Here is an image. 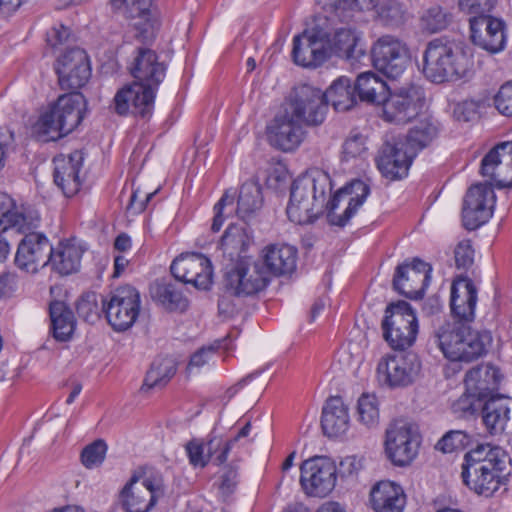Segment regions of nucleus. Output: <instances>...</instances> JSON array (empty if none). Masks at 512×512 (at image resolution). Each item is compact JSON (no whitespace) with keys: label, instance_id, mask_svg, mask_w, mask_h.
I'll use <instances>...</instances> for the list:
<instances>
[{"label":"nucleus","instance_id":"nucleus-1","mask_svg":"<svg viewBox=\"0 0 512 512\" xmlns=\"http://www.w3.org/2000/svg\"><path fill=\"white\" fill-rule=\"evenodd\" d=\"M331 191L332 181L324 170L313 169L299 176L290 189L286 208L289 220L299 225L313 223L327 210L328 222L333 226L344 227L365 202L370 187L364 181L355 179L326 201Z\"/></svg>","mask_w":512,"mask_h":512},{"label":"nucleus","instance_id":"nucleus-2","mask_svg":"<svg viewBox=\"0 0 512 512\" xmlns=\"http://www.w3.org/2000/svg\"><path fill=\"white\" fill-rule=\"evenodd\" d=\"M478 291L467 276L457 277L451 285L452 321L443 322L433 337L444 356L451 361L472 362L485 356L493 343L489 330L474 329Z\"/></svg>","mask_w":512,"mask_h":512},{"label":"nucleus","instance_id":"nucleus-3","mask_svg":"<svg viewBox=\"0 0 512 512\" xmlns=\"http://www.w3.org/2000/svg\"><path fill=\"white\" fill-rule=\"evenodd\" d=\"M480 174L490 182L471 186L463 201L462 222L470 231L484 225L493 215V183L498 189L512 188V141L497 144L483 157Z\"/></svg>","mask_w":512,"mask_h":512},{"label":"nucleus","instance_id":"nucleus-4","mask_svg":"<svg viewBox=\"0 0 512 512\" xmlns=\"http://www.w3.org/2000/svg\"><path fill=\"white\" fill-rule=\"evenodd\" d=\"M166 69V65L159 61L155 51L138 47L130 68L135 81L116 93V113L124 116L131 112L142 119H149L153 113L159 85L166 76Z\"/></svg>","mask_w":512,"mask_h":512},{"label":"nucleus","instance_id":"nucleus-5","mask_svg":"<svg viewBox=\"0 0 512 512\" xmlns=\"http://www.w3.org/2000/svg\"><path fill=\"white\" fill-rule=\"evenodd\" d=\"M472 65V53L465 43L438 37L425 46L421 72L430 82L441 84L464 78Z\"/></svg>","mask_w":512,"mask_h":512},{"label":"nucleus","instance_id":"nucleus-6","mask_svg":"<svg viewBox=\"0 0 512 512\" xmlns=\"http://www.w3.org/2000/svg\"><path fill=\"white\" fill-rule=\"evenodd\" d=\"M508 455L499 446L477 444L464 455L461 478L474 493L491 497L500 487Z\"/></svg>","mask_w":512,"mask_h":512},{"label":"nucleus","instance_id":"nucleus-7","mask_svg":"<svg viewBox=\"0 0 512 512\" xmlns=\"http://www.w3.org/2000/svg\"><path fill=\"white\" fill-rule=\"evenodd\" d=\"M85 98L79 92L60 96L40 115L34 126L38 140L56 141L71 133L82 121Z\"/></svg>","mask_w":512,"mask_h":512},{"label":"nucleus","instance_id":"nucleus-8","mask_svg":"<svg viewBox=\"0 0 512 512\" xmlns=\"http://www.w3.org/2000/svg\"><path fill=\"white\" fill-rule=\"evenodd\" d=\"M383 337L388 345L399 351L411 347L418 334V320L411 305L403 300L390 303L381 323Z\"/></svg>","mask_w":512,"mask_h":512},{"label":"nucleus","instance_id":"nucleus-9","mask_svg":"<svg viewBox=\"0 0 512 512\" xmlns=\"http://www.w3.org/2000/svg\"><path fill=\"white\" fill-rule=\"evenodd\" d=\"M500 370L492 365L475 366L465 375L466 392L457 401L456 408L464 413V416L475 414L482 402L491 396H495L501 382Z\"/></svg>","mask_w":512,"mask_h":512},{"label":"nucleus","instance_id":"nucleus-10","mask_svg":"<svg viewBox=\"0 0 512 512\" xmlns=\"http://www.w3.org/2000/svg\"><path fill=\"white\" fill-rule=\"evenodd\" d=\"M270 279L261 262L249 257L237 259L224 273L226 293L236 297L252 296L266 288Z\"/></svg>","mask_w":512,"mask_h":512},{"label":"nucleus","instance_id":"nucleus-11","mask_svg":"<svg viewBox=\"0 0 512 512\" xmlns=\"http://www.w3.org/2000/svg\"><path fill=\"white\" fill-rule=\"evenodd\" d=\"M285 109L304 125L317 127L325 121L328 105L321 89L301 84L290 92Z\"/></svg>","mask_w":512,"mask_h":512},{"label":"nucleus","instance_id":"nucleus-12","mask_svg":"<svg viewBox=\"0 0 512 512\" xmlns=\"http://www.w3.org/2000/svg\"><path fill=\"white\" fill-rule=\"evenodd\" d=\"M262 202L261 187L254 182H246L241 186L237 206H235V194L225 192L214 206L211 230L213 232L220 231L225 219L234 213L241 219H246L261 208Z\"/></svg>","mask_w":512,"mask_h":512},{"label":"nucleus","instance_id":"nucleus-13","mask_svg":"<svg viewBox=\"0 0 512 512\" xmlns=\"http://www.w3.org/2000/svg\"><path fill=\"white\" fill-rule=\"evenodd\" d=\"M140 302L138 290L125 285L114 290L109 300H102V311L115 331H125L135 323Z\"/></svg>","mask_w":512,"mask_h":512},{"label":"nucleus","instance_id":"nucleus-14","mask_svg":"<svg viewBox=\"0 0 512 512\" xmlns=\"http://www.w3.org/2000/svg\"><path fill=\"white\" fill-rule=\"evenodd\" d=\"M425 102L422 88L416 85L389 91L383 102V120L394 124H406L417 117Z\"/></svg>","mask_w":512,"mask_h":512},{"label":"nucleus","instance_id":"nucleus-15","mask_svg":"<svg viewBox=\"0 0 512 512\" xmlns=\"http://www.w3.org/2000/svg\"><path fill=\"white\" fill-rule=\"evenodd\" d=\"M373 66L388 78L396 79L405 71L409 62V49L398 37L383 35L371 48Z\"/></svg>","mask_w":512,"mask_h":512},{"label":"nucleus","instance_id":"nucleus-16","mask_svg":"<svg viewBox=\"0 0 512 512\" xmlns=\"http://www.w3.org/2000/svg\"><path fill=\"white\" fill-rule=\"evenodd\" d=\"M300 484L304 492L313 497H326L335 488L337 467L330 458L316 456L301 465Z\"/></svg>","mask_w":512,"mask_h":512},{"label":"nucleus","instance_id":"nucleus-17","mask_svg":"<svg viewBox=\"0 0 512 512\" xmlns=\"http://www.w3.org/2000/svg\"><path fill=\"white\" fill-rule=\"evenodd\" d=\"M163 495L160 476L145 477L142 481L133 475L120 492L119 499L126 512H149Z\"/></svg>","mask_w":512,"mask_h":512},{"label":"nucleus","instance_id":"nucleus-18","mask_svg":"<svg viewBox=\"0 0 512 512\" xmlns=\"http://www.w3.org/2000/svg\"><path fill=\"white\" fill-rule=\"evenodd\" d=\"M420 436L405 421H395L386 430L385 451L396 466L409 465L418 454Z\"/></svg>","mask_w":512,"mask_h":512},{"label":"nucleus","instance_id":"nucleus-19","mask_svg":"<svg viewBox=\"0 0 512 512\" xmlns=\"http://www.w3.org/2000/svg\"><path fill=\"white\" fill-rule=\"evenodd\" d=\"M330 37L323 29L305 30L293 39L292 59L302 67H317L328 59Z\"/></svg>","mask_w":512,"mask_h":512},{"label":"nucleus","instance_id":"nucleus-20","mask_svg":"<svg viewBox=\"0 0 512 512\" xmlns=\"http://www.w3.org/2000/svg\"><path fill=\"white\" fill-rule=\"evenodd\" d=\"M170 271L176 280L197 289L207 290L212 284V263L201 253L181 254L173 260Z\"/></svg>","mask_w":512,"mask_h":512},{"label":"nucleus","instance_id":"nucleus-21","mask_svg":"<svg viewBox=\"0 0 512 512\" xmlns=\"http://www.w3.org/2000/svg\"><path fill=\"white\" fill-rule=\"evenodd\" d=\"M431 266L414 258L410 263L399 264L393 276V289L409 299H420L430 281Z\"/></svg>","mask_w":512,"mask_h":512},{"label":"nucleus","instance_id":"nucleus-22","mask_svg":"<svg viewBox=\"0 0 512 512\" xmlns=\"http://www.w3.org/2000/svg\"><path fill=\"white\" fill-rule=\"evenodd\" d=\"M55 71L62 89H79L91 77L88 55L81 48L68 49L57 59Z\"/></svg>","mask_w":512,"mask_h":512},{"label":"nucleus","instance_id":"nucleus-23","mask_svg":"<svg viewBox=\"0 0 512 512\" xmlns=\"http://www.w3.org/2000/svg\"><path fill=\"white\" fill-rule=\"evenodd\" d=\"M15 256L16 266L28 273H37L48 265L52 245L44 233L26 230Z\"/></svg>","mask_w":512,"mask_h":512},{"label":"nucleus","instance_id":"nucleus-24","mask_svg":"<svg viewBox=\"0 0 512 512\" xmlns=\"http://www.w3.org/2000/svg\"><path fill=\"white\" fill-rule=\"evenodd\" d=\"M421 363L414 353L387 356L377 366V372L389 387H406L412 384L419 374Z\"/></svg>","mask_w":512,"mask_h":512},{"label":"nucleus","instance_id":"nucleus-25","mask_svg":"<svg viewBox=\"0 0 512 512\" xmlns=\"http://www.w3.org/2000/svg\"><path fill=\"white\" fill-rule=\"evenodd\" d=\"M470 25V38L480 48L497 53L505 48L506 24L490 14L482 17L472 16L468 19Z\"/></svg>","mask_w":512,"mask_h":512},{"label":"nucleus","instance_id":"nucleus-26","mask_svg":"<svg viewBox=\"0 0 512 512\" xmlns=\"http://www.w3.org/2000/svg\"><path fill=\"white\" fill-rule=\"evenodd\" d=\"M268 137L271 145L277 149L284 152L294 151L305 137L303 123L284 109L268 126Z\"/></svg>","mask_w":512,"mask_h":512},{"label":"nucleus","instance_id":"nucleus-27","mask_svg":"<svg viewBox=\"0 0 512 512\" xmlns=\"http://www.w3.org/2000/svg\"><path fill=\"white\" fill-rule=\"evenodd\" d=\"M415 153H410L402 141L385 142L376 158L377 168L390 180L401 179L408 174Z\"/></svg>","mask_w":512,"mask_h":512},{"label":"nucleus","instance_id":"nucleus-28","mask_svg":"<svg viewBox=\"0 0 512 512\" xmlns=\"http://www.w3.org/2000/svg\"><path fill=\"white\" fill-rule=\"evenodd\" d=\"M370 502L375 512H403L407 497L399 484L384 480L372 487Z\"/></svg>","mask_w":512,"mask_h":512},{"label":"nucleus","instance_id":"nucleus-29","mask_svg":"<svg viewBox=\"0 0 512 512\" xmlns=\"http://www.w3.org/2000/svg\"><path fill=\"white\" fill-rule=\"evenodd\" d=\"M512 399L496 394L481 403V417L486 430L491 435L501 434L510 419Z\"/></svg>","mask_w":512,"mask_h":512},{"label":"nucleus","instance_id":"nucleus-30","mask_svg":"<svg viewBox=\"0 0 512 512\" xmlns=\"http://www.w3.org/2000/svg\"><path fill=\"white\" fill-rule=\"evenodd\" d=\"M263 266L267 274L284 276L293 273L297 263V249L288 244H271L263 250Z\"/></svg>","mask_w":512,"mask_h":512},{"label":"nucleus","instance_id":"nucleus-31","mask_svg":"<svg viewBox=\"0 0 512 512\" xmlns=\"http://www.w3.org/2000/svg\"><path fill=\"white\" fill-rule=\"evenodd\" d=\"M348 407L339 396L327 399L322 409L321 427L323 433L330 437H339L349 428Z\"/></svg>","mask_w":512,"mask_h":512},{"label":"nucleus","instance_id":"nucleus-32","mask_svg":"<svg viewBox=\"0 0 512 512\" xmlns=\"http://www.w3.org/2000/svg\"><path fill=\"white\" fill-rule=\"evenodd\" d=\"M330 53L349 61L352 65L365 55V48L361 44L359 35L352 29L342 27L335 31L333 39L328 46Z\"/></svg>","mask_w":512,"mask_h":512},{"label":"nucleus","instance_id":"nucleus-33","mask_svg":"<svg viewBox=\"0 0 512 512\" xmlns=\"http://www.w3.org/2000/svg\"><path fill=\"white\" fill-rule=\"evenodd\" d=\"M49 317L52 336L59 342L69 341L76 328V318L72 309L63 301H51Z\"/></svg>","mask_w":512,"mask_h":512},{"label":"nucleus","instance_id":"nucleus-34","mask_svg":"<svg viewBox=\"0 0 512 512\" xmlns=\"http://www.w3.org/2000/svg\"><path fill=\"white\" fill-rule=\"evenodd\" d=\"M82 255L79 246L70 241L60 242L55 248L52 247L48 265L60 275H69L79 269Z\"/></svg>","mask_w":512,"mask_h":512},{"label":"nucleus","instance_id":"nucleus-35","mask_svg":"<svg viewBox=\"0 0 512 512\" xmlns=\"http://www.w3.org/2000/svg\"><path fill=\"white\" fill-rule=\"evenodd\" d=\"M151 297L168 311L187 310L189 302L178 284L171 281L159 280L154 282L150 288Z\"/></svg>","mask_w":512,"mask_h":512},{"label":"nucleus","instance_id":"nucleus-36","mask_svg":"<svg viewBox=\"0 0 512 512\" xmlns=\"http://www.w3.org/2000/svg\"><path fill=\"white\" fill-rule=\"evenodd\" d=\"M354 84L358 98L373 105H382L390 91L387 83L373 72L360 74Z\"/></svg>","mask_w":512,"mask_h":512},{"label":"nucleus","instance_id":"nucleus-37","mask_svg":"<svg viewBox=\"0 0 512 512\" xmlns=\"http://www.w3.org/2000/svg\"><path fill=\"white\" fill-rule=\"evenodd\" d=\"M253 242L250 229L246 225L231 224L225 230L220 246L224 254L233 259L245 257L243 254L247 251Z\"/></svg>","mask_w":512,"mask_h":512},{"label":"nucleus","instance_id":"nucleus-38","mask_svg":"<svg viewBox=\"0 0 512 512\" xmlns=\"http://www.w3.org/2000/svg\"><path fill=\"white\" fill-rule=\"evenodd\" d=\"M323 93L327 105L331 103L336 111H348L357 102L355 84L353 85L351 79L346 76L336 79Z\"/></svg>","mask_w":512,"mask_h":512},{"label":"nucleus","instance_id":"nucleus-39","mask_svg":"<svg viewBox=\"0 0 512 512\" xmlns=\"http://www.w3.org/2000/svg\"><path fill=\"white\" fill-rule=\"evenodd\" d=\"M81 157L78 153L70 155L68 161L57 165L54 170V182L61 188L63 193L70 197L80 187L79 172L81 168Z\"/></svg>","mask_w":512,"mask_h":512},{"label":"nucleus","instance_id":"nucleus-40","mask_svg":"<svg viewBox=\"0 0 512 512\" xmlns=\"http://www.w3.org/2000/svg\"><path fill=\"white\" fill-rule=\"evenodd\" d=\"M14 227L19 232H25L31 229V223H27V217L19 210L14 199L0 192V233Z\"/></svg>","mask_w":512,"mask_h":512},{"label":"nucleus","instance_id":"nucleus-41","mask_svg":"<svg viewBox=\"0 0 512 512\" xmlns=\"http://www.w3.org/2000/svg\"><path fill=\"white\" fill-rule=\"evenodd\" d=\"M438 132L437 122L431 117H425L409 130L405 146L413 150L412 153H416L417 150H422L429 146L437 137Z\"/></svg>","mask_w":512,"mask_h":512},{"label":"nucleus","instance_id":"nucleus-42","mask_svg":"<svg viewBox=\"0 0 512 512\" xmlns=\"http://www.w3.org/2000/svg\"><path fill=\"white\" fill-rule=\"evenodd\" d=\"M176 373V366L171 358H159L153 361L147 371L142 390L162 388Z\"/></svg>","mask_w":512,"mask_h":512},{"label":"nucleus","instance_id":"nucleus-43","mask_svg":"<svg viewBox=\"0 0 512 512\" xmlns=\"http://www.w3.org/2000/svg\"><path fill=\"white\" fill-rule=\"evenodd\" d=\"M449 23L450 15L440 6L426 9L419 19L421 30L430 34L446 29Z\"/></svg>","mask_w":512,"mask_h":512},{"label":"nucleus","instance_id":"nucleus-44","mask_svg":"<svg viewBox=\"0 0 512 512\" xmlns=\"http://www.w3.org/2000/svg\"><path fill=\"white\" fill-rule=\"evenodd\" d=\"M473 437L464 430H451L437 442L435 448L443 453H452L467 448Z\"/></svg>","mask_w":512,"mask_h":512},{"label":"nucleus","instance_id":"nucleus-45","mask_svg":"<svg viewBox=\"0 0 512 512\" xmlns=\"http://www.w3.org/2000/svg\"><path fill=\"white\" fill-rule=\"evenodd\" d=\"M232 447L233 445L230 440H226L222 436L216 435L214 432L209 435L206 442L209 460L216 465H221L227 460Z\"/></svg>","mask_w":512,"mask_h":512},{"label":"nucleus","instance_id":"nucleus-46","mask_svg":"<svg viewBox=\"0 0 512 512\" xmlns=\"http://www.w3.org/2000/svg\"><path fill=\"white\" fill-rule=\"evenodd\" d=\"M359 421L368 428L378 424L379 409L376 397L369 394H363L358 400Z\"/></svg>","mask_w":512,"mask_h":512},{"label":"nucleus","instance_id":"nucleus-47","mask_svg":"<svg viewBox=\"0 0 512 512\" xmlns=\"http://www.w3.org/2000/svg\"><path fill=\"white\" fill-rule=\"evenodd\" d=\"M106 452L107 445L105 441L98 439L82 450L81 462L88 469L98 467L103 463Z\"/></svg>","mask_w":512,"mask_h":512},{"label":"nucleus","instance_id":"nucleus-48","mask_svg":"<svg viewBox=\"0 0 512 512\" xmlns=\"http://www.w3.org/2000/svg\"><path fill=\"white\" fill-rule=\"evenodd\" d=\"M76 311L80 318L86 322H95L100 317V310L97 304L95 293L83 294L76 304Z\"/></svg>","mask_w":512,"mask_h":512},{"label":"nucleus","instance_id":"nucleus-49","mask_svg":"<svg viewBox=\"0 0 512 512\" xmlns=\"http://www.w3.org/2000/svg\"><path fill=\"white\" fill-rule=\"evenodd\" d=\"M496 0H459V9L469 17L490 14Z\"/></svg>","mask_w":512,"mask_h":512},{"label":"nucleus","instance_id":"nucleus-50","mask_svg":"<svg viewBox=\"0 0 512 512\" xmlns=\"http://www.w3.org/2000/svg\"><path fill=\"white\" fill-rule=\"evenodd\" d=\"M367 153L365 146V139L360 134H355L345 140L343 143L342 160L350 161L352 159L360 158Z\"/></svg>","mask_w":512,"mask_h":512},{"label":"nucleus","instance_id":"nucleus-51","mask_svg":"<svg viewBox=\"0 0 512 512\" xmlns=\"http://www.w3.org/2000/svg\"><path fill=\"white\" fill-rule=\"evenodd\" d=\"M185 449L189 462L194 467L203 468L210 461L206 450V443L204 444L197 439H192L186 444Z\"/></svg>","mask_w":512,"mask_h":512},{"label":"nucleus","instance_id":"nucleus-52","mask_svg":"<svg viewBox=\"0 0 512 512\" xmlns=\"http://www.w3.org/2000/svg\"><path fill=\"white\" fill-rule=\"evenodd\" d=\"M227 339L216 341L213 345L202 347L191 357L187 369L190 371L193 367L200 368L208 362L209 357L219 348L227 349Z\"/></svg>","mask_w":512,"mask_h":512},{"label":"nucleus","instance_id":"nucleus-53","mask_svg":"<svg viewBox=\"0 0 512 512\" xmlns=\"http://www.w3.org/2000/svg\"><path fill=\"white\" fill-rule=\"evenodd\" d=\"M494 105L504 116H512V81L503 84L494 97Z\"/></svg>","mask_w":512,"mask_h":512},{"label":"nucleus","instance_id":"nucleus-54","mask_svg":"<svg viewBox=\"0 0 512 512\" xmlns=\"http://www.w3.org/2000/svg\"><path fill=\"white\" fill-rule=\"evenodd\" d=\"M239 473L238 465L231 463L223 468V472L220 476L219 489L223 495L232 494L238 484Z\"/></svg>","mask_w":512,"mask_h":512},{"label":"nucleus","instance_id":"nucleus-55","mask_svg":"<svg viewBox=\"0 0 512 512\" xmlns=\"http://www.w3.org/2000/svg\"><path fill=\"white\" fill-rule=\"evenodd\" d=\"M455 265L457 269L468 270L474 261V250L469 240L458 243L454 250Z\"/></svg>","mask_w":512,"mask_h":512},{"label":"nucleus","instance_id":"nucleus-56","mask_svg":"<svg viewBox=\"0 0 512 512\" xmlns=\"http://www.w3.org/2000/svg\"><path fill=\"white\" fill-rule=\"evenodd\" d=\"M405 13V5L401 4L398 0L384 1L379 11V14L382 17L387 18L394 23L402 21Z\"/></svg>","mask_w":512,"mask_h":512},{"label":"nucleus","instance_id":"nucleus-57","mask_svg":"<svg viewBox=\"0 0 512 512\" xmlns=\"http://www.w3.org/2000/svg\"><path fill=\"white\" fill-rule=\"evenodd\" d=\"M325 11L335 14L341 21H347L352 17L349 10H344L342 0H315Z\"/></svg>","mask_w":512,"mask_h":512},{"label":"nucleus","instance_id":"nucleus-58","mask_svg":"<svg viewBox=\"0 0 512 512\" xmlns=\"http://www.w3.org/2000/svg\"><path fill=\"white\" fill-rule=\"evenodd\" d=\"M154 194L155 192H151L140 197V192L138 190L133 191L127 205V210L133 214L143 212L146 209L147 203L153 198Z\"/></svg>","mask_w":512,"mask_h":512},{"label":"nucleus","instance_id":"nucleus-59","mask_svg":"<svg viewBox=\"0 0 512 512\" xmlns=\"http://www.w3.org/2000/svg\"><path fill=\"white\" fill-rule=\"evenodd\" d=\"M361 468L362 463L360 459L356 456H347L340 461L337 474L339 473L342 477L352 476L357 474Z\"/></svg>","mask_w":512,"mask_h":512},{"label":"nucleus","instance_id":"nucleus-60","mask_svg":"<svg viewBox=\"0 0 512 512\" xmlns=\"http://www.w3.org/2000/svg\"><path fill=\"white\" fill-rule=\"evenodd\" d=\"M344 10L370 11L376 8L379 0H342Z\"/></svg>","mask_w":512,"mask_h":512},{"label":"nucleus","instance_id":"nucleus-61","mask_svg":"<svg viewBox=\"0 0 512 512\" xmlns=\"http://www.w3.org/2000/svg\"><path fill=\"white\" fill-rule=\"evenodd\" d=\"M231 296L225 292L218 301L219 312L226 316H233L237 311L236 306L232 303Z\"/></svg>","mask_w":512,"mask_h":512},{"label":"nucleus","instance_id":"nucleus-62","mask_svg":"<svg viewBox=\"0 0 512 512\" xmlns=\"http://www.w3.org/2000/svg\"><path fill=\"white\" fill-rule=\"evenodd\" d=\"M48 41L52 46L64 43L69 37V30L63 25L60 28H53L48 35Z\"/></svg>","mask_w":512,"mask_h":512},{"label":"nucleus","instance_id":"nucleus-63","mask_svg":"<svg viewBox=\"0 0 512 512\" xmlns=\"http://www.w3.org/2000/svg\"><path fill=\"white\" fill-rule=\"evenodd\" d=\"M16 275L11 272L0 274V297L5 295L15 284Z\"/></svg>","mask_w":512,"mask_h":512},{"label":"nucleus","instance_id":"nucleus-64","mask_svg":"<svg viewBox=\"0 0 512 512\" xmlns=\"http://www.w3.org/2000/svg\"><path fill=\"white\" fill-rule=\"evenodd\" d=\"M131 247V238L125 234L121 233L118 235L114 242V248L118 251H126Z\"/></svg>","mask_w":512,"mask_h":512}]
</instances>
